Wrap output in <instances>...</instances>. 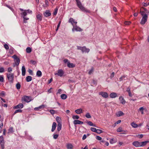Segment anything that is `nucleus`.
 <instances>
[{
  "label": "nucleus",
  "mask_w": 149,
  "mask_h": 149,
  "mask_svg": "<svg viewBox=\"0 0 149 149\" xmlns=\"http://www.w3.org/2000/svg\"><path fill=\"white\" fill-rule=\"evenodd\" d=\"M75 0L77 3V6L81 10L84 12L91 13V11L90 10H87L83 6L81 2L79 0Z\"/></svg>",
  "instance_id": "1"
},
{
  "label": "nucleus",
  "mask_w": 149,
  "mask_h": 149,
  "mask_svg": "<svg viewBox=\"0 0 149 149\" xmlns=\"http://www.w3.org/2000/svg\"><path fill=\"white\" fill-rule=\"evenodd\" d=\"M77 49L79 50H80L81 51L82 53L84 52L88 53L90 51V49L88 48H87L85 46L83 47L77 46Z\"/></svg>",
  "instance_id": "2"
},
{
  "label": "nucleus",
  "mask_w": 149,
  "mask_h": 149,
  "mask_svg": "<svg viewBox=\"0 0 149 149\" xmlns=\"http://www.w3.org/2000/svg\"><path fill=\"white\" fill-rule=\"evenodd\" d=\"M7 78L10 83H13L14 80V74L13 73L7 74Z\"/></svg>",
  "instance_id": "3"
},
{
  "label": "nucleus",
  "mask_w": 149,
  "mask_h": 149,
  "mask_svg": "<svg viewBox=\"0 0 149 149\" xmlns=\"http://www.w3.org/2000/svg\"><path fill=\"white\" fill-rule=\"evenodd\" d=\"M12 57L14 59V61L15 65L16 66H18L19 65L20 61L19 58L15 54L13 56H12Z\"/></svg>",
  "instance_id": "4"
},
{
  "label": "nucleus",
  "mask_w": 149,
  "mask_h": 149,
  "mask_svg": "<svg viewBox=\"0 0 149 149\" xmlns=\"http://www.w3.org/2000/svg\"><path fill=\"white\" fill-rule=\"evenodd\" d=\"M148 18V15H145L142 16L140 24L142 25H144L147 21Z\"/></svg>",
  "instance_id": "5"
},
{
  "label": "nucleus",
  "mask_w": 149,
  "mask_h": 149,
  "mask_svg": "<svg viewBox=\"0 0 149 149\" xmlns=\"http://www.w3.org/2000/svg\"><path fill=\"white\" fill-rule=\"evenodd\" d=\"M0 144L1 149H4L5 142L3 136H0Z\"/></svg>",
  "instance_id": "6"
},
{
  "label": "nucleus",
  "mask_w": 149,
  "mask_h": 149,
  "mask_svg": "<svg viewBox=\"0 0 149 149\" xmlns=\"http://www.w3.org/2000/svg\"><path fill=\"white\" fill-rule=\"evenodd\" d=\"M31 97L27 96H24L22 98V100L26 102H29L31 100L30 99Z\"/></svg>",
  "instance_id": "7"
},
{
  "label": "nucleus",
  "mask_w": 149,
  "mask_h": 149,
  "mask_svg": "<svg viewBox=\"0 0 149 149\" xmlns=\"http://www.w3.org/2000/svg\"><path fill=\"white\" fill-rule=\"evenodd\" d=\"M64 74V72L63 70L61 69H60L58 70L57 73L55 74V75H58L60 77H62L63 76Z\"/></svg>",
  "instance_id": "8"
},
{
  "label": "nucleus",
  "mask_w": 149,
  "mask_h": 149,
  "mask_svg": "<svg viewBox=\"0 0 149 149\" xmlns=\"http://www.w3.org/2000/svg\"><path fill=\"white\" fill-rule=\"evenodd\" d=\"M99 95H101L104 98H107L109 96L108 93L106 92H100L99 93Z\"/></svg>",
  "instance_id": "9"
},
{
  "label": "nucleus",
  "mask_w": 149,
  "mask_h": 149,
  "mask_svg": "<svg viewBox=\"0 0 149 149\" xmlns=\"http://www.w3.org/2000/svg\"><path fill=\"white\" fill-rule=\"evenodd\" d=\"M24 105L22 103H19L18 105L15 106L13 107V108L14 109H21L23 108Z\"/></svg>",
  "instance_id": "10"
},
{
  "label": "nucleus",
  "mask_w": 149,
  "mask_h": 149,
  "mask_svg": "<svg viewBox=\"0 0 149 149\" xmlns=\"http://www.w3.org/2000/svg\"><path fill=\"white\" fill-rule=\"evenodd\" d=\"M42 14L41 13L38 14L36 15V17L38 21H41L42 19Z\"/></svg>",
  "instance_id": "11"
},
{
  "label": "nucleus",
  "mask_w": 149,
  "mask_h": 149,
  "mask_svg": "<svg viewBox=\"0 0 149 149\" xmlns=\"http://www.w3.org/2000/svg\"><path fill=\"white\" fill-rule=\"evenodd\" d=\"M140 142L138 141H134L132 143V144L136 147H140Z\"/></svg>",
  "instance_id": "12"
},
{
  "label": "nucleus",
  "mask_w": 149,
  "mask_h": 149,
  "mask_svg": "<svg viewBox=\"0 0 149 149\" xmlns=\"http://www.w3.org/2000/svg\"><path fill=\"white\" fill-rule=\"evenodd\" d=\"M73 123L75 125L83 124L84 123L83 122L78 120H74Z\"/></svg>",
  "instance_id": "13"
},
{
  "label": "nucleus",
  "mask_w": 149,
  "mask_h": 149,
  "mask_svg": "<svg viewBox=\"0 0 149 149\" xmlns=\"http://www.w3.org/2000/svg\"><path fill=\"white\" fill-rule=\"evenodd\" d=\"M68 22L70 23H71L73 26H74V23L76 25L77 23V22L75 21L72 18H70L69 19Z\"/></svg>",
  "instance_id": "14"
},
{
  "label": "nucleus",
  "mask_w": 149,
  "mask_h": 149,
  "mask_svg": "<svg viewBox=\"0 0 149 149\" xmlns=\"http://www.w3.org/2000/svg\"><path fill=\"white\" fill-rule=\"evenodd\" d=\"M43 15L45 17H47L50 16L51 15V14L49 10H47L45 13H44Z\"/></svg>",
  "instance_id": "15"
},
{
  "label": "nucleus",
  "mask_w": 149,
  "mask_h": 149,
  "mask_svg": "<svg viewBox=\"0 0 149 149\" xmlns=\"http://www.w3.org/2000/svg\"><path fill=\"white\" fill-rule=\"evenodd\" d=\"M110 97L111 98H114L117 97V94L115 93H112L109 95Z\"/></svg>",
  "instance_id": "16"
},
{
  "label": "nucleus",
  "mask_w": 149,
  "mask_h": 149,
  "mask_svg": "<svg viewBox=\"0 0 149 149\" xmlns=\"http://www.w3.org/2000/svg\"><path fill=\"white\" fill-rule=\"evenodd\" d=\"M45 107V105H42L39 106L38 107H36L34 109V110L36 111H38L40 110L41 109H43Z\"/></svg>",
  "instance_id": "17"
},
{
  "label": "nucleus",
  "mask_w": 149,
  "mask_h": 149,
  "mask_svg": "<svg viewBox=\"0 0 149 149\" xmlns=\"http://www.w3.org/2000/svg\"><path fill=\"white\" fill-rule=\"evenodd\" d=\"M149 143V141H146L143 142H140V147L144 146H146L147 143Z\"/></svg>",
  "instance_id": "18"
},
{
  "label": "nucleus",
  "mask_w": 149,
  "mask_h": 149,
  "mask_svg": "<svg viewBox=\"0 0 149 149\" xmlns=\"http://www.w3.org/2000/svg\"><path fill=\"white\" fill-rule=\"evenodd\" d=\"M119 99L120 101V102L121 103L123 104H125L126 102L122 96L120 97L119 98Z\"/></svg>",
  "instance_id": "19"
},
{
  "label": "nucleus",
  "mask_w": 149,
  "mask_h": 149,
  "mask_svg": "<svg viewBox=\"0 0 149 149\" xmlns=\"http://www.w3.org/2000/svg\"><path fill=\"white\" fill-rule=\"evenodd\" d=\"M56 124L55 122H53L52 126V131L54 132L56 128Z\"/></svg>",
  "instance_id": "20"
},
{
  "label": "nucleus",
  "mask_w": 149,
  "mask_h": 149,
  "mask_svg": "<svg viewBox=\"0 0 149 149\" xmlns=\"http://www.w3.org/2000/svg\"><path fill=\"white\" fill-rule=\"evenodd\" d=\"M26 69L24 65L22 66V75L23 76H24L25 74Z\"/></svg>",
  "instance_id": "21"
},
{
  "label": "nucleus",
  "mask_w": 149,
  "mask_h": 149,
  "mask_svg": "<svg viewBox=\"0 0 149 149\" xmlns=\"http://www.w3.org/2000/svg\"><path fill=\"white\" fill-rule=\"evenodd\" d=\"M75 112L76 113L79 114L82 113V110L80 108L75 110Z\"/></svg>",
  "instance_id": "22"
},
{
  "label": "nucleus",
  "mask_w": 149,
  "mask_h": 149,
  "mask_svg": "<svg viewBox=\"0 0 149 149\" xmlns=\"http://www.w3.org/2000/svg\"><path fill=\"white\" fill-rule=\"evenodd\" d=\"M67 66L70 68H73L75 67V65L73 63H71L70 62H68Z\"/></svg>",
  "instance_id": "23"
},
{
  "label": "nucleus",
  "mask_w": 149,
  "mask_h": 149,
  "mask_svg": "<svg viewBox=\"0 0 149 149\" xmlns=\"http://www.w3.org/2000/svg\"><path fill=\"white\" fill-rule=\"evenodd\" d=\"M74 30L77 31H81L82 30V29L81 28L77 26L75 28H73L72 29L73 31H74Z\"/></svg>",
  "instance_id": "24"
},
{
  "label": "nucleus",
  "mask_w": 149,
  "mask_h": 149,
  "mask_svg": "<svg viewBox=\"0 0 149 149\" xmlns=\"http://www.w3.org/2000/svg\"><path fill=\"white\" fill-rule=\"evenodd\" d=\"M20 14L22 17H26V16L27 15V12H26V10H24V11L23 12L21 13Z\"/></svg>",
  "instance_id": "25"
},
{
  "label": "nucleus",
  "mask_w": 149,
  "mask_h": 149,
  "mask_svg": "<svg viewBox=\"0 0 149 149\" xmlns=\"http://www.w3.org/2000/svg\"><path fill=\"white\" fill-rule=\"evenodd\" d=\"M22 109H19L16 110L12 114V116H14L16 113H22Z\"/></svg>",
  "instance_id": "26"
},
{
  "label": "nucleus",
  "mask_w": 149,
  "mask_h": 149,
  "mask_svg": "<svg viewBox=\"0 0 149 149\" xmlns=\"http://www.w3.org/2000/svg\"><path fill=\"white\" fill-rule=\"evenodd\" d=\"M32 77L31 76H28L26 77V80L27 82H29L32 80Z\"/></svg>",
  "instance_id": "27"
},
{
  "label": "nucleus",
  "mask_w": 149,
  "mask_h": 149,
  "mask_svg": "<svg viewBox=\"0 0 149 149\" xmlns=\"http://www.w3.org/2000/svg\"><path fill=\"white\" fill-rule=\"evenodd\" d=\"M73 147L71 143H68L67 144V148L68 149H72Z\"/></svg>",
  "instance_id": "28"
},
{
  "label": "nucleus",
  "mask_w": 149,
  "mask_h": 149,
  "mask_svg": "<svg viewBox=\"0 0 149 149\" xmlns=\"http://www.w3.org/2000/svg\"><path fill=\"white\" fill-rule=\"evenodd\" d=\"M56 120L58 124H61V119L60 118L57 116L56 118Z\"/></svg>",
  "instance_id": "29"
},
{
  "label": "nucleus",
  "mask_w": 149,
  "mask_h": 149,
  "mask_svg": "<svg viewBox=\"0 0 149 149\" xmlns=\"http://www.w3.org/2000/svg\"><path fill=\"white\" fill-rule=\"evenodd\" d=\"M124 115V113L121 111H118L117 114V116L118 117L123 116Z\"/></svg>",
  "instance_id": "30"
},
{
  "label": "nucleus",
  "mask_w": 149,
  "mask_h": 149,
  "mask_svg": "<svg viewBox=\"0 0 149 149\" xmlns=\"http://www.w3.org/2000/svg\"><path fill=\"white\" fill-rule=\"evenodd\" d=\"M62 124H58L57 125V130L58 132H59L61 129Z\"/></svg>",
  "instance_id": "31"
},
{
  "label": "nucleus",
  "mask_w": 149,
  "mask_h": 149,
  "mask_svg": "<svg viewBox=\"0 0 149 149\" xmlns=\"http://www.w3.org/2000/svg\"><path fill=\"white\" fill-rule=\"evenodd\" d=\"M42 75V73L40 70H38L36 73V76L38 77H40Z\"/></svg>",
  "instance_id": "32"
},
{
  "label": "nucleus",
  "mask_w": 149,
  "mask_h": 149,
  "mask_svg": "<svg viewBox=\"0 0 149 149\" xmlns=\"http://www.w3.org/2000/svg\"><path fill=\"white\" fill-rule=\"evenodd\" d=\"M26 51L27 53H29L32 51V48L30 47H27L26 49Z\"/></svg>",
  "instance_id": "33"
},
{
  "label": "nucleus",
  "mask_w": 149,
  "mask_h": 149,
  "mask_svg": "<svg viewBox=\"0 0 149 149\" xmlns=\"http://www.w3.org/2000/svg\"><path fill=\"white\" fill-rule=\"evenodd\" d=\"M127 75H124L122 76H121L120 77L119 79V81H121L123 80V79L125 78H126L127 79Z\"/></svg>",
  "instance_id": "34"
},
{
  "label": "nucleus",
  "mask_w": 149,
  "mask_h": 149,
  "mask_svg": "<svg viewBox=\"0 0 149 149\" xmlns=\"http://www.w3.org/2000/svg\"><path fill=\"white\" fill-rule=\"evenodd\" d=\"M61 98L62 99L65 100L67 98V96L65 94H62L61 95Z\"/></svg>",
  "instance_id": "35"
},
{
  "label": "nucleus",
  "mask_w": 149,
  "mask_h": 149,
  "mask_svg": "<svg viewBox=\"0 0 149 149\" xmlns=\"http://www.w3.org/2000/svg\"><path fill=\"white\" fill-rule=\"evenodd\" d=\"M13 127H10L8 130V133H13Z\"/></svg>",
  "instance_id": "36"
},
{
  "label": "nucleus",
  "mask_w": 149,
  "mask_h": 149,
  "mask_svg": "<svg viewBox=\"0 0 149 149\" xmlns=\"http://www.w3.org/2000/svg\"><path fill=\"white\" fill-rule=\"evenodd\" d=\"M131 125L134 128H136L138 127L137 125L134 122H132V123H131Z\"/></svg>",
  "instance_id": "37"
},
{
  "label": "nucleus",
  "mask_w": 149,
  "mask_h": 149,
  "mask_svg": "<svg viewBox=\"0 0 149 149\" xmlns=\"http://www.w3.org/2000/svg\"><path fill=\"white\" fill-rule=\"evenodd\" d=\"M85 116L87 118H91V116L89 113H86Z\"/></svg>",
  "instance_id": "38"
},
{
  "label": "nucleus",
  "mask_w": 149,
  "mask_h": 149,
  "mask_svg": "<svg viewBox=\"0 0 149 149\" xmlns=\"http://www.w3.org/2000/svg\"><path fill=\"white\" fill-rule=\"evenodd\" d=\"M72 118L73 119H78L79 118V116L78 115H73L72 116Z\"/></svg>",
  "instance_id": "39"
},
{
  "label": "nucleus",
  "mask_w": 149,
  "mask_h": 149,
  "mask_svg": "<svg viewBox=\"0 0 149 149\" xmlns=\"http://www.w3.org/2000/svg\"><path fill=\"white\" fill-rule=\"evenodd\" d=\"M58 10V8L56 7L54 10V11L53 13V15H56L57 13Z\"/></svg>",
  "instance_id": "40"
},
{
  "label": "nucleus",
  "mask_w": 149,
  "mask_h": 149,
  "mask_svg": "<svg viewBox=\"0 0 149 149\" xmlns=\"http://www.w3.org/2000/svg\"><path fill=\"white\" fill-rule=\"evenodd\" d=\"M16 88L18 89H19L21 88V85L19 83H18L16 84Z\"/></svg>",
  "instance_id": "41"
},
{
  "label": "nucleus",
  "mask_w": 149,
  "mask_h": 149,
  "mask_svg": "<svg viewBox=\"0 0 149 149\" xmlns=\"http://www.w3.org/2000/svg\"><path fill=\"white\" fill-rule=\"evenodd\" d=\"M5 95V92L4 91H2L0 93V96L3 97Z\"/></svg>",
  "instance_id": "42"
},
{
  "label": "nucleus",
  "mask_w": 149,
  "mask_h": 149,
  "mask_svg": "<svg viewBox=\"0 0 149 149\" xmlns=\"http://www.w3.org/2000/svg\"><path fill=\"white\" fill-rule=\"evenodd\" d=\"M103 131L99 129H97L96 133L98 134H100L103 133Z\"/></svg>",
  "instance_id": "43"
},
{
  "label": "nucleus",
  "mask_w": 149,
  "mask_h": 149,
  "mask_svg": "<svg viewBox=\"0 0 149 149\" xmlns=\"http://www.w3.org/2000/svg\"><path fill=\"white\" fill-rule=\"evenodd\" d=\"M92 83L95 86H96L97 84V80H95L94 79H93L92 80Z\"/></svg>",
  "instance_id": "44"
},
{
  "label": "nucleus",
  "mask_w": 149,
  "mask_h": 149,
  "mask_svg": "<svg viewBox=\"0 0 149 149\" xmlns=\"http://www.w3.org/2000/svg\"><path fill=\"white\" fill-rule=\"evenodd\" d=\"M140 13L141 15L142 16H143L145 15H147L146 13L144 11H141L140 10Z\"/></svg>",
  "instance_id": "45"
},
{
  "label": "nucleus",
  "mask_w": 149,
  "mask_h": 149,
  "mask_svg": "<svg viewBox=\"0 0 149 149\" xmlns=\"http://www.w3.org/2000/svg\"><path fill=\"white\" fill-rule=\"evenodd\" d=\"M23 18L24 20H23V22L24 23H26L27 22L26 21V20H28L29 19V18L26 17H24Z\"/></svg>",
  "instance_id": "46"
},
{
  "label": "nucleus",
  "mask_w": 149,
  "mask_h": 149,
  "mask_svg": "<svg viewBox=\"0 0 149 149\" xmlns=\"http://www.w3.org/2000/svg\"><path fill=\"white\" fill-rule=\"evenodd\" d=\"M97 129L95 128H94V127H91V130L92 131V132H96V130H97Z\"/></svg>",
  "instance_id": "47"
},
{
  "label": "nucleus",
  "mask_w": 149,
  "mask_h": 149,
  "mask_svg": "<svg viewBox=\"0 0 149 149\" xmlns=\"http://www.w3.org/2000/svg\"><path fill=\"white\" fill-rule=\"evenodd\" d=\"M144 109L143 108V107H140L139 109V110H140L141 111V114H143V110H144Z\"/></svg>",
  "instance_id": "48"
},
{
  "label": "nucleus",
  "mask_w": 149,
  "mask_h": 149,
  "mask_svg": "<svg viewBox=\"0 0 149 149\" xmlns=\"http://www.w3.org/2000/svg\"><path fill=\"white\" fill-rule=\"evenodd\" d=\"M4 81V78L2 75H0V81L3 82Z\"/></svg>",
  "instance_id": "49"
},
{
  "label": "nucleus",
  "mask_w": 149,
  "mask_h": 149,
  "mask_svg": "<svg viewBox=\"0 0 149 149\" xmlns=\"http://www.w3.org/2000/svg\"><path fill=\"white\" fill-rule=\"evenodd\" d=\"M5 6H6V7H7L8 8H9L12 11H13L14 10L13 9L12 7H10V6L8 5L7 4H6V5H5Z\"/></svg>",
  "instance_id": "50"
},
{
  "label": "nucleus",
  "mask_w": 149,
  "mask_h": 149,
  "mask_svg": "<svg viewBox=\"0 0 149 149\" xmlns=\"http://www.w3.org/2000/svg\"><path fill=\"white\" fill-rule=\"evenodd\" d=\"M87 123L90 126H92L93 125V123L91 121H87Z\"/></svg>",
  "instance_id": "51"
},
{
  "label": "nucleus",
  "mask_w": 149,
  "mask_h": 149,
  "mask_svg": "<svg viewBox=\"0 0 149 149\" xmlns=\"http://www.w3.org/2000/svg\"><path fill=\"white\" fill-rule=\"evenodd\" d=\"M141 8L143 9L144 10V11L146 13H149L148 11L146 8L144 7H142Z\"/></svg>",
  "instance_id": "52"
},
{
  "label": "nucleus",
  "mask_w": 149,
  "mask_h": 149,
  "mask_svg": "<svg viewBox=\"0 0 149 149\" xmlns=\"http://www.w3.org/2000/svg\"><path fill=\"white\" fill-rule=\"evenodd\" d=\"M58 136V134H54L53 138L55 139H57Z\"/></svg>",
  "instance_id": "53"
},
{
  "label": "nucleus",
  "mask_w": 149,
  "mask_h": 149,
  "mask_svg": "<svg viewBox=\"0 0 149 149\" xmlns=\"http://www.w3.org/2000/svg\"><path fill=\"white\" fill-rule=\"evenodd\" d=\"M115 142L114 141V138H113L110 140V143L111 144H113Z\"/></svg>",
  "instance_id": "54"
},
{
  "label": "nucleus",
  "mask_w": 149,
  "mask_h": 149,
  "mask_svg": "<svg viewBox=\"0 0 149 149\" xmlns=\"http://www.w3.org/2000/svg\"><path fill=\"white\" fill-rule=\"evenodd\" d=\"M131 23V22L130 21H126L125 22V24L126 25H129Z\"/></svg>",
  "instance_id": "55"
},
{
  "label": "nucleus",
  "mask_w": 149,
  "mask_h": 149,
  "mask_svg": "<svg viewBox=\"0 0 149 149\" xmlns=\"http://www.w3.org/2000/svg\"><path fill=\"white\" fill-rule=\"evenodd\" d=\"M49 112L51 113V114H54L55 113V111L53 109L50 110Z\"/></svg>",
  "instance_id": "56"
},
{
  "label": "nucleus",
  "mask_w": 149,
  "mask_h": 149,
  "mask_svg": "<svg viewBox=\"0 0 149 149\" xmlns=\"http://www.w3.org/2000/svg\"><path fill=\"white\" fill-rule=\"evenodd\" d=\"M4 46L6 49L8 50V49H9V46L7 44H5V45H4Z\"/></svg>",
  "instance_id": "57"
},
{
  "label": "nucleus",
  "mask_w": 149,
  "mask_h": 149,
  "mask_svg": "<svg viewBox=\"0 0 149 149\" xmlns=\"http://www.w3.org/2000/svg\"><path fill=\"white\" fill-rule=\"evenodd\" d=\"M4 72V69L3 67L0 68V73L3 72Z\"/></svg>",
  "instance_id": "58"
},
{
  "label": "nucleus",
  "mask_w": 149,
  "mask_h": 149,
  "mask_svg": "<svg viewBox=\"0 0 149 149\" xmlns=\"http://www.w3.org/2000/svg\"><path fill=\"white\" fill-rule=\"evenodd\" d=\"M114 74H115L114 72H112L111 74V75L110 76V78L111 79H112L114 77Z\"/></svg>",
  "instance_id": "59"
},
{
  "label": "nucleus",
  "mask_w": 149,
  "mask_h": 149,
  "mask_svg": "<svg viewBox=\"0 0 149 149\" xmlns=\"http://www.w3.org/2000/svg\"><path fill=\"white\" fill-rule=\"evenodd\" d=\"M122 128L121 127H119L117 129V131L118 132H120L123 131V130H122Z\"/></svg>",
  "instance_id": "60"
},
{
  "label": "nucleus",
  "mask_w": 149,
  "mask_h": 149,
  "mask_svg": "<svg viewBox=\"0 0 149 149\" xmlns=\"http://www.w3.org/2000/svg\"><path fill=\"white\" fill-rule=\"evenodd\" d=\"M30 62L31 63L33 64V65H35L36 63V61H33V60H31L30 61Z\"/></svg>",
  "instance_id": "61"
},
{
  "label": "nucleus",
  "mask_w": 149,
  "mask_h": 149,
  "mask_svg": "<svg viewBox=\"0 0 149 149\" xmlns=\"http://www.w3.org/2000/svg\"><path fill=\"white\" fill-rule=\"evenodd\" d=\"M28 72L31 75H33V72L31 70L29 69L28 70Z\"/></svg>",
  "instance_id": "62"
},
{
  "label": "nucleus",
  "mask_w": 149,
  "mask_h": 149,
  "mask_svg": "<svg viewBox=\"0 0 149 149\" xmlns=\"http://www.w3.org/2000/svg\"><path fill=\"white\" fill-rule=\"evenodd\" d=\"M96 138L97 140H102V138L99 136H96Z\"/></svg>",
  "instance_id": "63"
},
{
  "label": "nucleus",
  "mask_w": 149,
  "mask_h": 149,
  "mask_svg": "<svg viewBox=\"0 0 149 149\" xmlns=\"http://www.w3.org/2000/svg\"><path fill=\"white\" fill-rule=\"evenodd\" d=\"M46 6L47 7L49 6V2L47 0H46L45 1Z\"/></svg>",
  "instance_id": "64"
}]
</instances>
